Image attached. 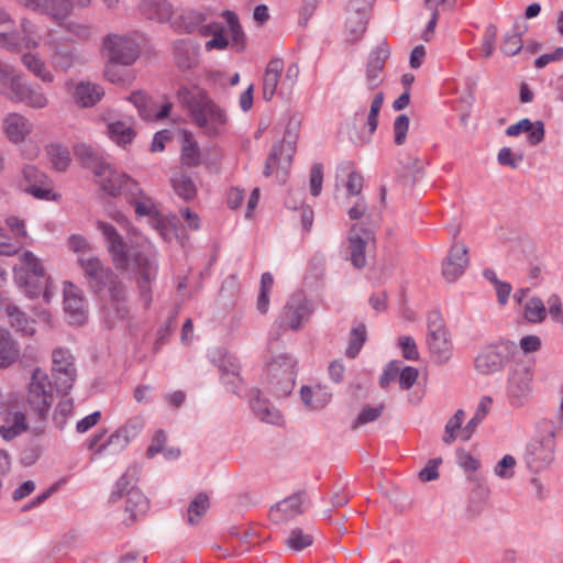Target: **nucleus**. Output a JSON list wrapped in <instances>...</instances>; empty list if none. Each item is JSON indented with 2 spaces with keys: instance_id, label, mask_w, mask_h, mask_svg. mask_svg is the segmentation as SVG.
Instances as JSON below:
<instances>
[{
  "instance_id": "f257e3e1",
  "label": "nucleus",
  "mask_w": 563,
  "mask_h": 563,
  "mask_svg": "<svg viewBox=\"0 0 563 563\" xmlns=\"http://www.w3.org/2000/svg\"><path fill=\"white\" fill-rule=\"evenodd\" d=\"M79 266L90 290L100 295L104 322L109 327L124 322L129 318L130 308L125 287L119 277L96 255L81 256Z\"/></svg>"
},
{
  "instance_id": "f03ea898",
  "label": "nucleus",
  "mask_w": 563,
  "mask_h": 563,
  "mask_svg": "<svg viewBox=\"0 0 563 563\" xmlns=\"http://www.w3.org/2000/svg\"><path fill=\"white\" fill-rule=\"evenodd\" d=\"M177 99L188 111L191 121L208 136L221 134L228 124L224 109L211 100L199 86H181Z\"/></svg>"
},
{
  "instance_id": "7ed1b4c3",
  "label": "nucleus",
  "mask_w": 563,
  "mask_h": 563,
  "mask_svg": "<svg viewBox=\"0 0 563 563\" xmlns=\"http://www.w3.org/2000/svg\"><path fill=\"white\" fill-rule=\"evenodd\" d=\"M54 399V387L47 373L40 367L34 368L25 398L18 401L27 409L30 419L43 421L48 417Z\"/></svg>"
},
{
  "instance_id": "20e7f679",
  "label": "nucleus",
  "mask_w": 563,
  "mask_h": 563,
  "mask_svg": "<svg viewBox=\"0 0 563 563\" xmlns=\"http://www.w3.org/2000/svg\"><path fill=\"white\" fill-rule=\"evenodd\" d=\"M222 15L227 21V27L219 22H212L199 29V33L202 36H211V38L205 43L206 51H223L229 46L236 52L243 51L245 47V35L238 16L232 11H224Z\"/></svg>"
},
{
  "instance_id": "39448f33",
  "label": "nucleus",
  "mask_w": 563,
  "mask_h": 563,
  "mask_svg": "<svg viewBox=\"0 0 563 563\" xmlns=\"http://www.w3.org/2000/svg\"><path fill=\"white\" fill-rule=\"evenodd\" d=\"M517 345L509 340H499L483 346L474 358V368L483 376L501 372L511 360Z\"/></svg>"
},
{
  "instance_id": "423d86ee",
  "label": "nucleus",
  "mask_w": 563,
  "mask_h": 563,
  "mask_svg": "<svg viewBox=\"0 0 563 563\" xmlns=\"http://www.w3.org/2000/svg\"><path fill=\"white\" fill-rule=\"evenodd\" d=\"M554 427L545 421L539 424L538 435L528 444L525 459L533 472L544 470L553 460Z\"/></svg>"
},
{
  "instance_id": "0eeeda50",
  "label": "nucleus",
  "mask_w": 563,
  "mask_h": 563,
  "mask_svg": "<svg viewBox=\"0 0 563 563\" xmlns=\"http://www.w3.org/2000/svg\"><path fill=\"white\" fill-rule=\"evenodd\" d=\"M20 266L13 268L14 279L18 286L26 289L30 298H35L42 291L43 285L45 286L43 296L45 301H49V291L47 288V279L41 283L32 284L31 277L44 278L45 269L40 260L30 251H25L20 256Z\"/></svg>"
},
{
  "instance_id": "6e6552de",
  "label": "nucleus",
  "mask_w": 563,
  "mask_h": 563,
  "mask_svg": "<svg viewBox=\"0 0 563 563\" xmlns=\"http://www.w3.org/2000/svg\"><path fill=\"white\" fill-rule=\"evenodd\" d=\"M123 496H126L124 512L128 516L125 519L128 523H133L147 512L148 500L142 492L134 488L133 475H130L129 472L123 474L115 483L110 495V501L115 503Z\"/></svg>"
},
{
  "instance_id": "1a4fd4ad",
  "label": "nucleus",
  "mask_w": 563,
  "mask_h": 563,
  "mask_svg": "<svg viewBox=\"0 0 563 563\" xmlns=\"http://www.w3.org/2000/svg\"><path fill=\"white\" fill-rule=\"evenodd\" d=\"M264 376L272 393L287 396L295 385V361L288 355H278L267 364Z\"/></svg>"
},
{
  "instance_id": "9d476101",
  "label": "nucleus",
  "mask_w": 563,
  "mask_h": 563,
  "mask_svg": "<svg viewBox=\"0 0 563 563\" xmlns=\"http://www.w3.org/2000/svg\"><path fill=\"white\" fill-rule=\"evenodd\" d=\"M297 137L296 131L290 129L285 131L283 140L274 145L272 153L266 159L263 172L266 177L276 174L280 180L285 179L296 153Z\"/></svg>"
},
{
  "instance_id": "9b49d317",
  "label": "nucleus",
  "mask_w": 563,
  "mask_h": 563,
  "mask_svg": "<svg viewBox=\"0 0 563 563\" xmlns=\"http://www.w3.org/2000/svg\"><path fill=\"white\" fill-rule=\"evenodd\" d=\"M92 173L98 186L112 197H125L131 189L135 188L137 183L128 174L117 170L104 162L96 163L92 167Z\"/></svg>"
},
{
  "instance_id": "f8f14e48",
  "label": "nucleus",
  "mask_w": 563,
  "mask_h": 563,
  "mask_svg": "<svg viewBox=\"0 0 563 563\" xmlns=\"http://www.w3.org/2000/svg\"><path fill=\"white\" fill-rule=\"evenodd\" d=\"M312 313V306L303 295L291 297L280 312L276 324L280 330L298 331Z\"/></svg>"
},
{
  "instance_id": "ddd939ff",
  "label": "nucleus",
  "mask_w": 563,
  "mask_h": 563,
  "mask_svg": "<svg viewBox=\"0 0 563 563\" xmlns=\"http://www.w3.org/2000/svg\"><path fill=\"white\" fill-rule=\"evenodd\" d=\"M102 45L110 59L125 67L132 65L140 55V45L131 35L109 34L103 37Z\"/></svg>"
},
{
  "instance_id": "4468645a",
  "label": "nucleus",
  "mask_w": 563,
  "mask_h": 563,
  "mask_svg": "<svg viewBox=\"0 0 563 563\" xmlns=\"http://www.w3.org/2000/svg\"><path fill=\"white\" fill-rule=\"evenodd\" d=\"M427 343L429 351L438 362L449 361L452 355V342L439 314L429 317Z\"/></svg>"
},
{
  "instance_id": "2eb2a0df",
  "label": "nucleus",
  "mask_w": 563,
  "mask_h": 563,
  "mask_svg": "<svg viewBox=\"0 0 563 563\" xmlns=\"http://www.w3.org/2000/svg\"><path fill=\"white\" fill-rule=\"evenodd\" d=\"M97 228L102 233L107 251L115 268L119 271H128L130 268L131 258L122 235L112 224L104 221H98Z\"/></svg>"
},
{
  "instance_id": "dca6fc26",
  "label": "nucleus",
  "mask_w": 563,
  "mask_h": 563,
  "mask_svg": "<svg viewBox=\"0 0 563 563\" xmlns=\"http://www.w3.org/2000/svg\"><path fill=\"white\" fill-rule=\"evenodd\" d=\"M3 411V423L0 426V435L3 440L11 441L29 429V411L18 399L8 400Z\"/></svg>"
},
{
  "instance_id": "f3484780",
  "label": "nucleus",
  "mask_w": 563,
  "mask_h": 563,
  "mask_svg": "<svg viewBox=\"0 0 563 563\" xmlns=\"http://www.w3.org/2000/svg\"><path fill=\"white\" fill-rule=\"evenodd\" d=\"M3 95L14 102H21L35 110L44 109L49 103L45 92L29 84L22 75L13 79L12 88L9 91H3Z\"/></svg>"
},
{
  "instance_id": "a211bd4d",
  "label": "nucleus",
  "mask_w": 563,
  "mask_h": 563,
  "mask_svg": "<svg viewBox=\"0 0 563 563\" xmlns=\"http://www.w3.org/2000/svg\"><path fill=\"white\" fill-rule=\"evenodd\" d=\"M21 35L16 32L0 33V46L8 51H18L21 47L36 49L41 43L37 25L30 19L21 20Z\"/></svg>"
},
{
  "instance_id": "6ab92c4d",
  "label": "nucleus",
  "mask_w": 563,
  "mask_h": 563,
  "mask_svg": "<svg viewBox=\"0 0 563 563\" xmlns=\"http://www.w3.org/2000/svg\"><path fill=\"white\" fill-rule=\"evenodd\" d=\"M52 372L56 385L63 393H68L76 379V367L70 352L63 347H57L52 352Z\"/></svg>"
},
{
  "instance_id": "aec40b11",
  "label": "nucleus",
  "mask_w": 563,
  "mask_h": 563,
  "mask_svg": "<svg viewBox=\"0 0 563 563\" xmlns=\"http://www.w3.org/2000/svg\"><path fill=\"white\" fill-rule=\"evenodd\" d=\"M133 262L135 263V271L139 275V287L142 294L146 295L150 291L151 283L157 275L156 254L153 245L146 241L142 246V251L133 257Z\"/></svg>"
},
{
  "instance_id": "412c9836",
  "label": "nucleus",
  "mask_w": 563,
  "mask_h": 563,
  "mask_svg": "<svg viewBox=\"0 0 563 563\" xmlns=\"http://www.w3.org/2000/svg\"><path fill=\"white\" fill-rule=\"evenodd\" d=\"M532 373L527 367L516 368L508 377L507 395L512 407H522L531 395Z\"/></svg>"
},
{
  "instance_id": "4be33fe9",
  "label": "nucleus",
  "mask_w": 563,
  "mask_h": 563,
  "mask_svg": "<svg viewBox=\"0 0 563 563\" xmlns=\"http://www.w3.org/2000/svg\"><path fill=\"white\" fill-rule=\"evenodd\" d=\"M64 309L70 323L82 324L87 318V302L82 290L71 282L64 283Z\"/></svg>"
},
{
  "instance_id": "5701e85b",
  "label": "nucleus",
  "mask_w": 563,
  "mask_h": 563,
  "mask_svg": "<svg viewBox=\"0 0 563 563\" xmlns=\"http://www.w3.org/2000/svg\"><path fill=\"white\" fill-rule=\"evenodd\" d=\"M468 262L467 247L463 243H453L442 263L443 278L449 283L455 282L464 274Z\"/></svg>"
},
{
  "instance_id": "b1692460",
  "label": "nucleus",
  "mask_w": 563,
  "mask_h": 563,
  "mask_svg": "<svg viewBox=\"0 0 563 563\" xmlns=\"http://www.w3.org/2000/svg\"><path fill=\"white\" fill-rule=\"evenodd\" d=\"M66 89L71 92L74 101L81 108L93 107L104 95L103 88L91 81L68 80L65 84Z\"/></svg>"
},
{
  "instance_id": "393cba45",
  "label": "nucleus",
  "mask_w": 563,
  "mask_h": 563,
  "mask_svg": "<svg viewBox=\"0 0 563 563\" xmlns=\"http://www.w3.org/2000/svg\"><path fill=\"white\" fill-rule=\"evenodd\" d=\"M390 54L386 42H382L369 54L366 65L365 80L369 90L376 89L383 81V69Z\"/></svg>"
},
{
  "instance_id": "a878e982",
  "label": "nucleus",
  "mask_w": 563,
  "mask_h": 563,
  "mask_svg": "<svg viewBox=\"0 0 563 563\" xmlns=\"http://www.w3.org/2000/svg\"><path fill=\"white\" fill-rule=\"evenodd\" d=\"M87 448L93 455L102 456L117 454L123 451L125 445L115 431L108 433L106 429H102L88 440Z\"/></svg>"
},
{
  "instance_id": "bb28decb",
  "label": "nucleus",
  "mask_w": 563,
  "mask_h": 563,
  "mask_svg": "<svg viewBox=\"0 0 563 563\" xmlns=\"http://www.w3.org/2000/svg\"><path fill=\"white\" fill-rule=\"evenodd\" d=\"M130 101L136 107L139 114L144 120H162L169 114L173 107L169 101H165L158 107L150 97L141 91L133 92L130 96Z\"/></svg>"
},
{
  "instance_id": "cd10ccee",
  "label": "nucleus",
  "mask_w": 563,
  "mask_h": 563,
  "mask_svg": "<svg viewBox=\"0 0 563 563\" xmlns=\"http://www.w3.org/2000/svg\"><path fill=\"white\" fill-rule=\"evenodd\" d=\"M5 136L10 142L20 144L33 132V123L21 113H10L2 122Z\"/></svg>"
},
{
  "instance_id": "c85d7f7f",
  "label": "nucleus",
  "mask_w": 563,
  "mask_h": 563,
  "mask_svg": "<svg viewBox=\"0 0 563 563\" xmlns=\"http://www.w3.org/2000/svg\"><path fill=\"white\" fill-rule=\"evenodd\" d=\"M23 189L38 199H49L52 188L48 178L34 166H25L23 169Z\"/></svg>"
},
{
  "instance_id": "c756f323",
  "label": "nucleus",
  "mask_w": 563,
  "mask_h": 563,
  "mask_svg": "<svg viewBox=\"0 0 563 563\" xmlns=\"http://www.w3.org/2000/svg\"><path fill=\"white\" fill-rule=\"evenodd\" d=\"M305 494L297 493L280 501L271 509V517L275 521H285L303 512Z\"/></svg>"
},
{
  "instance_id": "7c9ffc66",
  "label": "nucleus",
  "mask_w": 563,
  "mask_h": 563,
  "mask_svg": "<svg viewBox=\"0 0 563 563\" xmlns=\"http://www.w3.org/2000/svg\"><path fill=\"white\" fill-rule=\"evenodd\" d=\"M369 240V232L353 227L349 234L350 261L356 268L366 264L365 249Z\"/></svg>"
},
{
  "instance_id": "2f4dec72",
  "label": "nucleus",
  "mask_w": 563,
  "mask_h": 563,
  "mask_svg": "<svg viewBox=\"0 0 563 563\" xmlns=\"http://www.w3.org/2000/svg\"><path fill=\"white\" fill-rule=\"evenodd\" d=\"M527 133V142L531 146H536L544 139V124L541 121L532 122L529 119H522L506 129L508 136H518Z\"/></svg>"
},
{
  "instance_id": "473e14b6",
  "label": "nucleus",
  "mask_w": 563,
  "mask_h": 563,
  "mask_svg": "<svg viewBox=\"0 0 563 563\" xmlns=\"http://www.w3.org/2000/svg\"><path fill=\"white\" fill-rule=\"evenodd\" d=\"M125 199L134 207V211L139 217L155 219L158 216L155 201L144 192L139 183L135 184V188L128 192Z\"/></svg>"
},
{
  "instance_id": "72a5a7b5",
  "label": "nucleus",
  "mask_w": 563,
  "mask_h": 563,
  "mask_svg": "<svg viewBox=\"0 0 563 563\" xmlns=\"http://www.w3.org/2000/svg\"><path fill=\"white\" fill-rule=\"evenodd\" d=\"M4 310L9 318L10 325L18 333L24 336H33L36 333L35 320L29 318L16 305L9 303L5 306Z\"/></svg>"
},
{
  "instance_id": "f704fd0d",
  "label": "nucleus",
  "mask_w": 563,
  "mask_h": 563,
  "mask_svg": "<svg viewBox=\"0 0 563 563\" xmlns=\"http://www.w3.org/2000/svg\"><path fill=\"white\" fill-rule=\"evenodd\" d=\"M283 71V59L273 58L268 62L263 76V98L265 100H272V98L274 97Z\"/></svg>"
},
{
  "instance_id": "c9c22d12",
  "label": "nucleus",
  "mask_w": 563,
  "mask_h": 563,
  "mask_svg": "<svg viewBox=\"0 0 563 563\" xmlns=\"http://www.w3.org/2000/svg\"><path fill=\"white\" fill-rule=\"evenodd\" d=\"M20 357L18 343L10 331L0 327V368L4 369L13 365Z\"/></svg>"
},
{
  "instance_id": "e433bc0d",
  "label": "nucleus",
  "mask_w": 563,
  "mask_h": 563,
  "mask_svg": "<svg viewBox=\"0 0 563 563\" xmlns=\"http://www.w3.org/2000/svg\"><path fill=\"white\" fill-rule=\"evenodd\" d=\"M109 139L117 145L124 147L135 137V130L128 120H117L109 122L107 125Z\"/></svg>"
},
{
  "instance_id": "4c0bfd02",
  "label": "nucleus",
  "mask_w": 563,
  "mask_h": 563,
  "mask_svg": "<svg viewBox=\"0 0 563 563\" xmlns=\"http://www.w3.org/2000/svg\"><path fill=\"white\" fill-rule=\"evenodd\" d=\"M45 45L51 51L49 62L55 70L68 71L75 64V54L71 49L58 47L54 40H48Z\"/></svg>"
},
{
  "instance_id": "58836bf2",
  "label": "nucleus",
  "mask_w": 563,
  "mask_h": 563,
  "mask_svg": "<svg viewBox=\"0 0 563 563\" xmlns=\"http://www.w3.org/2000/svg\"><path fill=\"white\" fill-rule=\"evenodd\" d=\"M142 13L151 20L169 21L173 15L172 5L166 0H142Z\"/></svg>"
},
{
  "instance_id": "ea45409f",
  "label": "nucleus",
  "mask_w": 563,
  "mask_h": 563,
  "mask_svg": "<svg viewBox=\"0 0 563 563\" xmlns=\"http://www.w3.org/2000/svg\"><path fill=\"white\" fill-rule=\"evenodd\" d=\"M21 62L29 71L43 82L52 84L55 80L53 73L38 54L25 53L22 55Z\"/></svg>"
},
{
  "instance_id": "a19ab883",
  "label": "nucleus",
  "mask_w": 563,
  "mask_h": 563,
  "mask_svg": "<svg viewBox=\"0 0 563 563\" xmlns=\"http://www.w3.org/2000/svg\"><path fill=\"white\" fill-rule=\"evenodd\" d=\"M73 12L70 0H44L40 13L46 14L57 24L65 21Z\"/></svg>"
},
{
  "instance_id": "79ce46f5",
  "label": "nucleus",
  "mask_w": 563,
  "mask_h": 563,
  "mask_svg": "<svg viewBox=\"0 0 563 563\" xmlns=\"http://www.w3.org/2000/svg\"><path fill=\"white\" fill-rule=\"evenodd\" d=\"M175 63L184 70L192 68L197 64L196 49L187 41L180 40L174 44Z\"/></svg>"
},
{
  "instance_id": "37998d69",
  "label": "nucleus",
  "mask_w": 563,
  "mask_h": 563,
  "mask_svg": "<svg viewBox=\"0 0 563 563\" xmlns=\"http://www.w3.org/2000/svg\"><path fill=\"white\" fill-rule=\"evenodd\" d=\"M300 396L305 405L310 409L322 408L331 399V394L322 386H316L314 388L302 387Z\"/></svg>"
},
{
  "instance_id": "c03bdc74",
  "label": "nucleus",
  "mask_w": 563,
  "mask_h": 563,
  "mask_svg": "<svg viewBox=\"0 0 563 563\" xmlns=\"http://www.w3.org/2000/svg\"><path fill=\"white\" fill-rule=\"evenodd\" d=\"M122 63L114 62L109 58V63L104 69V76L108 80L113 84L128 85L134 79L132 71L125 67H122Z\"/></svg>"
},
{
  "instance_id": "a18cd8bd",
  "label": "nucleus",
  "mask_w": 563,
  "mask_h": 563,
  "mask_svg": "<svg viewBox=\"0 0 563 563\" xmlns=\"http://www.w3.org/2000/svg\"><path fill=\"white\" fill-rule=\"evenodd\" d=\"M251 407L255 416L264 422L278 424L282 421L279 411L266 400L256 398L252 400Z\"/></svg>"
},
{
  "instance_id": "49530a36",
  "label": "nucleus",
  "mask_w": 563,
  "mask_h": 563,
  "mask_svg": "<svg viewBox=\"0 0 563 563\" xmlns=\"http://www.w3.org/2000/svg\"><path fill=\"white\" fill-rule=\"evenodd\" d=\"M200 151L197 142L189 132L183 133L181 161L187 166H197L200 163Z\"/></svg>"
},
{
  "instance_id": "de8ad7c7",
  "label": "nucleus",
  "mask_w": 563,
  "mask_h": 563,
  "mask_svg": "<svg viewBox=\"0 0 563 563\" xmlns=\"http://www.w3.org/2000/svg\"><path fill=\"white\" fill-rule=\"evenodd\" d=\"M46 153L56 170L64 172L67 169L71 161L70 152L67 147L59 144H49L46 147Z\"/></svg>"
},
{
  "instance_id": "09e8293b",
  "label": "nucleus",
  "mask_w": 563,
  "mask_h": 563,
  "mask_svg": "<svg viewBox=\"0 0 563 563\" xmlns=\"http://www.w3.org/2000/svg\"><path fill=\"white\" fill-rule=\"evenodd\" d=\"M455 3L456 0H426L424 8L430 11L427 31L433 33L440 16V10H452Z\"/></svg>"
},
{
  "instance_id": "8fccbe9b",
  "label": "nucleus",
  "mask_w": 563,
  "mask_h": 563,
  "mask_svg": "<svg viewBox=\"0 0 563 563\" xmlns=\"http://www.w3.org/2000/svg\"><path fill=\"white\" fill-rule=\"evenodd\" d=\"M209 508V497L205 493H199L188 506L187 520L190 525L199 523Z\"/></svg>"
},
{
  "instance_id": "3c124183",
  "label": "nucleus",
  "mask_w": 563,
  "mask_h": 563,
  "mask_svg": "<svg viewBox=\"0 0 563 563\" xmlns=\"http://www.w3.org/2000/svg\"><path fill=\"white\" fill-rule=\"evenodd\" d=\"M523 317L531 323H540L547 317L544 302L538 297H531L523 306Z\"/></svg>"
},
{
  "instance_id": "603ef678",
  "label": "nucleus",
  "mask_w": 563,
  "mask_h": 563,
  "mask_svg": "<svg viewBox=\"0 0 563 563\" xmlns=\"http://www.w3.org/2000/svg\"><path fill=\"white\" fill-rule=\"evenodd\" d=\"M144 427V422L140 417H133L126 420L121 427H119L115 432L123 441L125 448L130 444V442L135 439L139 433L142 431Z\"/></svg>"
},
{
  "instance_id": "864d4df0",
  "label": "nucleus",
  "mask_w": 563,
  "mask_h": 563,
  "mask_svg": "<svg viewBox=\"0 0 563 563\" xmlns=\"http://www.w3.org/2000/svg\"><path fill=\"white\" fill-rule=\"evenodd\" d=\"M172 186L175 192L184 200L194 199L197 195V188L192 180L184 175L178 174L172 178Z\"/></svg>"
},
{
  "instance_id": "5fc2aeb1",
  "label": "nucleus",
  "mask_w": 563,
  "mask_h": 563,
  "mask_svg": "<svg viewBox=\"0 0 563 563\" xmlns=\"http://www.w3.org/2000/svg\"><path fill=\"white\" fill-rule=\"evenodd\" d=\"M203 21L205 16L202 13L198 11H186L179 16L178 21L175 22V27L179 31L191 33L197 27L200 29Z\"/></svg>"
},
{
  "instance_id": "6e6d98bb",
  "label": "nucleus",
  "mask_w": 563,
  "mask_h": 563,
  "mask_svg": "<svg viewBox=\"0 0 563 563\" xmlns=\"http://www.w3.org/2000/svg\"><path fill=\"white\" fill-rule=\"evenodd\" d=\"M465 418V412L462 409H459L453 417L449 419L445 424L444 434L442 441L445 444H451L454 440H456L459 433L461 434L462 423Z\"/></svg>"
},
{
  "instance_id": "4d7b16f0",
  "label": "nucleus",
  "mask_w": 563,
  "mask_h": 563,
  "mask_svg": "<svg viewBox=\"0 0 563 563\" xmlns=\"http://www.w3.org/2000/svg\"><path fill=\"white\" fill-rule=\"evenodd\" d=\"M221 380L232 393H238L242 384L239 365L235 362H229V367L221 366Z\"/></svg>"
},
{
  "instance_id": "13d9d810",
  "label": "nucleus",
  "mask_w": 563,
  "mask_h": 563,
  "mask_svg": "<svg viewBox=\"0 0 563 563\" xmlns=\"http://www.w3.org/2000/svg\"><path fill=\"white\" fill-rule=\"evenodd\" d=\"M374 0H352L350 10L357 16V30L355 32L364 33L367 26L366 13L371 10Z\"/></svg>"
},
{
  "instance_id": "bf43d9fd",
  "label": "nucleus",
  "mask_w": 563,
  "mask_h": 563,
  "mask_svg": "<svg viewBox=\"0 0 563 563\" xmlns=\"http://www.w3.org/2000/svg\"><path fill=\"white\" fill-rule=\"evenodd\" d=\"M312 542H313L312 534L305 532L303 530H301L299 528L291 530L286 540V544L288 545V548L296 550V551H301V550L310 547L312 544Z\"/></svg>"
},
{
  "instance_id": "052dcab7",
  "label": "nucleus",
  "mask_w": 563,
  "mask_h": 563,
  "mask_svg": "<svg viewBox=\"0 0 563 563\" xmlns=\"http://www.w3.org/2000/svg\"><path fill=\"white\" fill-rule=\"evenodd\" d=\"M366 340V328L364 324H360L352 329L350 342L346 349V355L354 358L361 351Z\"/></svg>"
},
{
  "instance_id": "680f3d73",
  "label": "nucleus",
  "mask_w": 563,
  "mask_h": 563,
  "mask_svg": "<svg viewBox=\"0 0 563 563\" xmlns=\"http://www.w3.org/2000/svg\"><path fill=\"white\" fill-rule=\"evenodd\" d=\"M68 247L77 254L78 264L81 256H93L91 245L86 238L79 234H73L68 239Z\"/></svg>"
},
{
  "instance_id": "e2e57ef3",
  "label": "nucleus",
  "mask_w": 563,
  "mask_h": 563,
  "mask_svg": "<svg viewBox=\"0 0 563 563\" xmlns=\"http://www.w3.org/2000/svg\"><path fill=\"white\" fill-rule=\"evenodd\" d=\"M517 465L516 459L507 454L495 466V474L503 479H510L515 475V467Z\"/></svg>"
},
{
  "instance_id": "0e129e2a",
  "label": "nucleus",
  "mask_w": 563,
  "mask_h": 563,
  "mask_svg": "<svg viewBox=\"0 0 563 563\" xmlns=\"http://www.w3.org/2000/svg\"><path fill=\"white\" fill-rule=\"evenodd\" d=\"M59 25L77 40L85 41L88 40L91 35L90 27L87 24L77 21H63Z\"/></svg>"
},
{
  "instance_id": "69168bd1",
  "label": "nucleus",
  "mask_w": 563,
  "mask_h": 563,
  "mask_svg": "<svg viewBox=\"0 0 563 563\" xmlns=\"http://www.w3.org/2000/svg\"><path fill=\"white\" fill-rule=\"evenodd\" d=\"M500 48L507 56L516 55L522 48L521 36L517 33L506 34Z\"/></svg>"
},
{
  "instance_id": "338daca9",
  "label": "nucleus",
  "mask_w": 563,
  "mask_h": 563,
  "mask_svg": "<svg viewBox=\"0 0 563 563\" xmlns=\"http://www.w3.org/2000/svg\"><path fill=\"white\" fill-rule=\"evenodd\" d=\"M409 129V118L406 114L396 117L394 121V140L397 145H402L406 141Z\"/></svg>"
},
{
  "instance_id": "774afa93",
  "label": "nucleus",
  "mask_w": 563,
  "mask_h": 563,
  "mask_svg": "<svg viewBox=\"0 0 563 563\" xmlns=\"http://www.w3.org/2000/svg\"><path fill=\"white\" fill-rule=\"evenodd\" d=\"M398 345L401 349L402 356L409 361H417L419 358V352L415 340L411 336H400L398 339Z\"/></svg>"
}]
</instances>
